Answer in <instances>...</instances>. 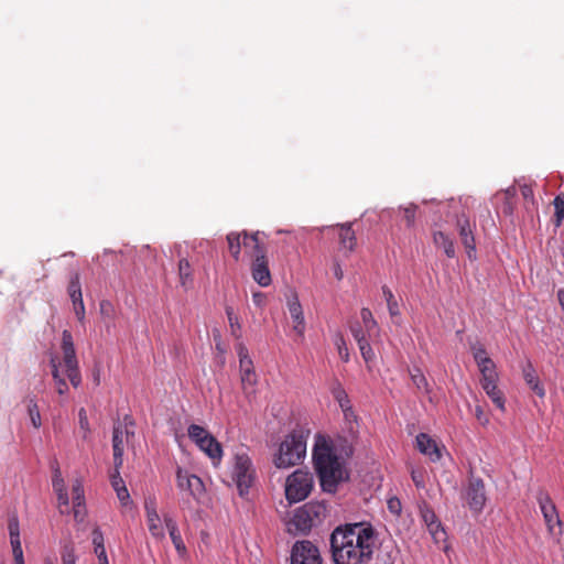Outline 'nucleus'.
<instances>
[{
	"label": "nucleus",
	"mask_w": 564,
	"mask_h": 564,
	"mask_svg": "<svg viewBox=\"0 0 564 564\" xmlns=\"http://www.w3.org/2000/svg\"><path fill=\"white\" fill-rule=\"evenodd\" d=\"M376 544V531L365 522L340 525L330 535L335 564H367L372 558Z\"/></svg>",
	"instance_id": "1"
},
{
	"label": "nucleus",
	"mask_w": 564,
	"mask_h": 564,
	"mask_svg": "<svg viewBox=\"0 0 564 564\" xmlns=\"http://www.w3.org/2000/svg\"><path fill=\"white\" fill-rule=\"evenodd\" d=\"M314 467L324 491L335 492L337 486L348 479L346 463L333 444L318 437L313 449Z\"/></svg>",
	"instance_id": "2"
},
{
	"label": "nucleus",
	"mask_w": 564,
	"mask_h": 564,
	"mask_svg": "<svg viewBox=\"0 0 564 564\" xmlns=\"http://www.w3.org/2000/svg\"><path fill=\"white\" fill-rule=\"evenodd\" d=\"M61 350L62 356L51 355L50 366L56 392L59 395H65L69 390L65 377L69 379L74 388H78L82 383L73 336L67 329L62 333Z\"/></svg>",
	"instance_id": "3"
},
{
	"label": "nucleus",
	"mask_w": 564,
	"mask_h": 564,
	"mask_svg": "<svg viewBox=\"0 0 564 564\" xmlns=\"http://www.w3.org/2000/svg\"><path fill=\"white\" fill-rule=\"evenodd\" d=\"M307 434L293 431L280 443L273 455V464L279 469L291 468L302 463L306 455Z\"/></svg>",
	"instance_id": "4"
},
{
	"label": "nucleus",
	"mask_w": 564,
	"mask_h": 564,
	"mask_svg": "<svg viewBox=\"0 0 564 564\" xmlns=\"http://www.w3.org/2000/svg\"><path fill=\"white\" fill-rule=\"evenodd\" d=\"M230 477L240 496L247 495L256 480V468L243 447L237 448L234 454Z\"/></svg>",
	"instance_id": "5"
},
{
	"label": "nucleus",
	"mask_w": 564,
	"mask_h": 564,
	"mask_svg": "<svg viewBox=\"0 0 564 564\" xmlns=\"http://www.w3.org/2000/svg\"><path fill=\"white\" fill-rule=\"evenodd\" d=\"M328 514L325 502L311 501L297 508L290 521L296 531L306 532L311 528L321 524Z\"/></svg>",
	"instance_id": "6"
},
{
	"label": "nucleus",
	"mask_w": 564,
	"mask_h": 564,
	"mask_svg": "<svg viewBox=\"0 0 564 564\" xmlns=\"http://www.w3.org/2000/svg\"><path fill=\"white\" fill-rule=\"evenodd\" d=\"M314 485L311 473L297 469L285 480V498L290 503H296L307 498Z\"/></svg>",
	"instance_id": "7"
},
{
	"label": "nucleus",
	"mask_w": 564,
	"mask_h": 564,
	"mask_svg": "<svg viewBox=\"0 0 564 564\" xmlns=\"http://www.w3.org/2000/svg\"><path fill=\"white\" fill-rule=\"evenodd\" d=\"M538 501L549 533L558 541L562 535V521L555 505L547 495H540Z\"/></svg>",
	"instance_id": "8"
},
{
	"label": "nucleus",
	"mask_w": 564,
	"mask_h": 564,
	"mask_svg": "<svg viewBox=\"0 0 564 564\" xmlns=\"http://www.w3.org/2000/svg\"><path fill=\"white\" fill-rule=\"evenodd\" d=\"M176 482L181 491L188 492L197 502H200L206 494L205 485L203 480L187 470L177 468Z\"/></svg>",
	"instance_id": "9"
},
{
	"label": "nucleus",
	"mask_w": 564,
	"mask_h": 564,
	"mask_svg": "<svg viewBox=\"0 0 564 564\" xmlns=\"http://www.w3.org/2000/svg\"><path fill=\"white\" fill-rule=\"evenodd\" d=\"M291 564H322L316 545L311 541H299L292 547Z\"/></svg>",
	"instance_id": "10"
},
{
	"label": "nucleus",
	"mask_w": 564,
	"mask_h": 564,
	"mask_svg": "<svg viewBox=\"0 0 564 564\" xmlns=\"http://www.w3.org/2000/svg\"><path fill=\"white\" fill-rule=\"evenodd\" d=\"M465 500L469 509L476 513L482 511L486 505L485 484L481 479H471L465 491Z\"/></svg>",
	"instance_id": "11"
},
{
	"label": "nucleus",
	"mask_w": 564,
	"mask_h": 564,
	"mask_svg": "<svg viewBox=\"0 0 564 564\" xmlns=\"http://www.w3.org/2000/svg\"><path fill=\"white\" fill-rule=\"evenodd\" d=\"M145 520L150 534L162 541L165 538V531L163 525V519L158 513L155 499H148L144 502Z\"/></svg>",
	"instance_id": "12"
},
{
	"label": "nucleus",
	"mask_w": 564,
	"mask_h": 564,
	"mask_svg": "<svg viewBox=\"0 0 564 564\" xmlns=\"http://www.w3.org/2000/svg\"><path fill=\"white\" fill-rule=\"evenodd\" d=\"M288 311L292 321V327L295 334L303 338L305 333V318L302 305L296 294H292L288 297Z\"/></svg>",
	"instance_id": "13"
},
{
	"label": "nucleus",
	"mask_w": 564,
	"mask_h": 564,
	"mask_svg": "<svg viewBox=\"0 0 564 564\" xmlns=\"http://www.w3.org/2000/svg\"><path fill=\"white\" fill-rule=\"evenodd\" d=\"M52 487L57 496V505L61 513L69 512V497L66 489V484L59 467L56 465L53 468Z\"/></svg>",
	"instance_id": "14"
},
{
	"label": "nucleus",
	"mask_w": 564,
	"mask_h": 564,
	"mask_svg": "<svg viewBox=\"0 0 564 564\" xmlns=\"http://www.w3.org/2000/svg\"><path fill=\"white\" fill-rule=\"evenodd\" d=\"M416 447L425 455L431 462H437L442 457V449L437 445L436 441L433 440L429 434L426 433H420L416 435Z\"/></svg>",
	"instance_id": "15"
},
{
	"label": "nucleus",
	"mask_w": 564,
	"mask_h": 564,
	"mask_svg": "<svg viewBox=\"0 0 564 564\" xmlns=\"http://www.w3.org/2000/svg\"><path fill=\"white\" fill-rule=\"evenodd\" d=\"M72 495H73V512L74 518L77 521H83L86 514L85 510V492L84 484L80 477H76L72 482Z\"/></svg>",
	"instance_id": "16"
},
{
	"label": "nucleus",
	"mask_w": 564,
	"mask_h": 564,
	"mask_svg": "<svg viewBox=\"0 0 564 564\" xmlns=\"http://www.w3.org/2000/svg\"><path fill=\"white\" fill-rule=\"evenodd\" d=\"M252 279L262 288L269 286L272 282L267 256L251 261Z\"/></svg>",
	"instance_id": "17"
},
{
	"label": "nucleus",
	"mask_w": 564,
	"mask_h": 564,
	"mask_svg": "<svg viewBox=\"0 0 564 564\" xmlns=\"http://www.w3.org/2000/svg\"><path fill=\"white\" fill-rule=\"evenodd\" d=\"M457 227H458L462 242H463L464 247L466 248L468 258L474 259L475 253H476V245H475V238L473 235V229H471L468 218H466L465 216L459 217L457 219Z\"/></svg>",
	"instance_id": "18"
},
{
	"label": "nucleus",
	"mask_w": 564,
	"mask_h": 564,
	"mask_svg": "<svg viewBox=\"0 0 564 564\" xmlns=\"http://www.w3.org/2000/svg\"><path fill=\"white\" fill-rule=\"evenodd\" d=\"M242 247L245 250V254L251 259H259L260 256H265V248L263 243L259 240V232H254L252 235H248L243 232L242 237Z\"/></svg>",
	"instance_id": "19"
},
{
	"label": "nucleus",
	"mask_w": 564,
	"mask_h": 564,
	"mask_svg": "<svg viewBox=\"0 0 564 564\" xmlns=\"http://www.w3.org/2000/svg\"><path fill=\"white\" fill-rule=\"evenodd\" d=\"M213 462L214 466H218L223 458V447L220 443L213 436H208L196 444Z\"/></svg>",
	"instance_id": "20"
},
{
	"label": "nucleus",
	"mask_w": 564,
	"mask_h": 564,
	"mask_svg": "<svg viewBox=\"0 0 564 564\" xmlns=\"http://www.w3.org/2000/svg\"><path fill=\"white\" fill-rule=\"evenodd\" d=\"M481 388L492 401V403L501 411H506V399L503 392L498 388V380L481 382Z\"/></svg>",
	"instance_id": "21"
},
{
	"label": "nucleus",
	"mask_w": 564,
	"mask_h": 564,
	"mask_svg": "<svg viewBox=\"0 0 564 564\" xmlns=\"http://www.w3.org/2000/svg\"><path fill=\"white\" fill-rule=\"evenodd\" d=\"M522 375H523V379L525 381V383L530 387V389L540 398H544L545 395V389L544 387L541 384L538 376H536V372H535V369L533 368L532 364L531 362H528L523 369H522Z\"/></svg>",
	"instance_id": "22"
},
{
	"label": "nucleus",
	"mask_w": 564,
	"mask_h": 564,
	"mask_svg": "<svg viewBox=\"0 0 564 564\" xmlns=\"http://www.w3.org/2000/svg\"><path fill=\"white\" fill-rule=\"evenodd\" d=\"M240 368V380L242 390L246 395H251L256 391V386L258 382L257 373L254 371L253 364L251 366H243Z\"/></svg>",
	"instance_id": "23"
},
{
	"label": "nucleus",
	"mask_w": 564,
	"mask_h": 564,
	"mask_svg": "<svg viewBox=\"0 0 564 564\" xmlns=\"http://www.w3.org/2000/svg\"><path fill=\"white\" fill-rule=\"evenodd\" d=\"M124 434H127L123 429L118 425L113 427V435H112V447H113V462L115 467L119 468L122 465V456H123V440Z\"/></svg>",
	"instance_id": "24"
},
{
	"label": "nucleus",
	"mask_w": 564,
	"mask_h": 564,
	"mask_svg": "<svg viewBox=\"0 0 564 564\" xmlns=\"http://www.w3.org/2000/svg\"><path fill=\"white\" fill-rule=\"evenodd\" d=\"M111 486L117 494V497L122 506L127 507L131 503L130 494L124 485L123 479L120 477L119 468H116L115 474L111 476Z\"/></svg>",
	"instance_id": "25"
},
{
	"label": "nucleus",
	"mask_w": 564,
	"mask_h": 564,
	"mask_svg": "<svg viewBox=\"0 0 564 564\" xmlns=\"http://www.w3.org/2000/svg\"><path fill=\"white\" fill-rule=\"evenodd\" d=\"M352 335L355 339L357 340L358 347L360 349L361 356L364 360L368 364L375 360L376 355L373 349L371 348L368 339L366 338L365 334L360 329H352Z\"/></svg>",
	"instance_id": "26"
},
{
	"label": "nucleus",
	"mask_w": 564,
	"mask_h": 564,
	"mask_svg": "<svg viewBox=\"0 0 564 564\" xmlns=\"http://www.w3.org/2000/svg\"><path fill=\"white\" fill-rule=\"evenodd\" d=\"M433 241L435 247L443 249L448 258L455 257L456 252L454 242L448 235L444 234L443 231H435L433 235Z\"/></svg>",
	"instance_id": "27"
},
{
	"label": "nucleus",
	"mask_w": 564,
	"mask_h": 564,
	"mask_svg": "<svg viewBox=\"0 0 564 564\" xmlns=\"http://www.w3.org/2000/svg\"><path fill=\"white\" fill-rule=\"evenodd\" d=\"M356 236L350 225L339 226V243L341 249L351 252L356 247Z\"/></svg>",
	"instance_id": "28"
},
{
	"label": "nucleus",
	"mask_w": 564,
	"mask_h": 564,
	"mask_svg": "<svg viewBox=\"0 0 564 564\" xmlns=\"http://www.w3.org/2000/svg\"><path fill=\"white\" fill-rule=\"evenodd\" d=\"M180 283L184 289H189L193 284V271L187 259L183 258L178 261Z\"/></svg>",
	"instance_id": "29"
},
{
	"label": "nucleus",
	"mask_w": 564,
	"mask_h": 564,
	"mask_svg": "<svg viewBox=\"0 0 564 564\" xmlns=\"http://www.w3.org/2000/svg\"><path fill=\"white\" fill-rule=\"evenodd\" d=\"M242 237H243V232L242 234L230 232L227 235L229 252L236 260H239L240 254H241V249H243Z\"/></svg>",
	"instance_id": "30"
},
{
	"label": "nucleus",
	"mask_w": 564,
	"mask_h": 564,
	"mask_svg": "<svg viewBox=\"0 0 564 564\" xmlns=\"http://www.w3.org/2000/svg\"><path fill=\"white\" fill-rule=\"evenodd\" d=\"M479 369V372L481 375L480 383L481 382H488V381H495L499 379L496 365L492 361V359L485 361L484 364L477 366Z\"/></svg>",
	"instance_id": "31"
},
{
	"label": "nucleus",
	"mask_w": 564,
	"mask_h": 564,
	"mask_svg": "<svg viewBox=\"0 0 564 564\" xmlns=\"http://www.w3.org/2000/svg\"><path fill=\"white\" fill-rule=\"evenodd\" d=\"M360 317H361L364 327H365L366 332L368 333V336L371 337L373 335H377L379 332L378 324H377L376 319L373 318L371 311L369 308L364 307L360 312Z\"/></svg>",
	"instance_id": "32"
},
{
	"label": "nucleus",
	"mask_w": 564,
	"mask_h": 564,
	"mask_svg": "<svg viewBox=\"0 0 564 564\" xmlns=\"http://www.w3.org/2000/svg\"><path fill=\"white\" fill-rule=\"evenodd\" d=\"M382 294L387 302L388 311L391 317L400 316V308L392 291L388 286L382 288Z\"/></svg>",
	"instance_id": "33"
},
{
	"label": "nucleus",
	"mask_w": 564,
	"mask_h": 564,
	"mask_svg": "<svg viewBox=\"0 0 564 564\" xmlns=\"http://www.w3.org/2000/svg\"><path fill=\"white\" fill-rule=\"evenodd\" d=\"M410 375L411 380L413 384L417 388V390L424 393L430 392L429 382L423 372L419 368H414L413 370H411Z\"/></svg>",
	"instance_id": "34"
},
{
	"label": "nucleus",
	"mask_w": 564,
	"mask_h": 564,
	"mask_svg": "<svg viewBox=\"0 0 564 564\" xmlns=\"http://www.w3.org/2000/svg\"><path fill=\"white\" fill-rule=\"evenodd\" d=\"M426 528L436 544H441L446 541L447 534L438 520Z\"/></svg>",
	"instance_id": "35"
},
{
	"label": "nucleus",
	"mask_w": 564,
	"mask_h": 564,
	"mask_svg": "<svg viewBox=\"0 0 564 564\" xmlns=\"http://www.w3.org/2000/svg\"><path fill=\"white\" fill-rule=\"evenodd\" d=\"M189 438L195 443L202 442V440L210 436L212 434L203 426L197 424H191L187 429Z\"/></svg>",
	"instance_id": "36"
},
{
	"label": "nucleus",
	"mask_w": 564,
	"mask_h": 564,
	"mask_svg": "<svg viewBox=\"0 0 564 564\" xmlns=\"http://www.w3.org/2000/svg\"><path fill=\"white\" fill-rule=\"evenodd\" d=\"M77 554L73 543H66L61 550L62 564H76Z\"/></svg>",
	"instance_id": "37"
},
{
	"label": "nucleus",
	"mask_w": 564,
	"mask_h": 564,
	"mask_svg": "<svg viewBox=\"0 0 564 564\" xmlns=\"http://www.w3.org/2000/svg\"><path fill=\"white\" fill-rule=\"evenodd\" d=\"M78 425L83 440L87 441L89 438L90 427L87 412L84 408L78 411Z\"/></svg>",
	"instance_id": "38"
},
{
	"label": "nucleus",
	"mask_w": 564,
	"mask_h": 564,
	"mask_svg": "<svg viewBox=\"0 0 564 564\" xmlns=\"http://www.w3.org/2000/svg\"><path fill=\"white\" fill-rule=\"evenodd\" d=\"M470 350L473 354V357L477 364V366L484 364L487 360H490L491 358L488 356L485 347L480 343H475L470 346Z\"/></svg>",
	"instance_id": "39"
},
{
	"label": "nucleus",
	"mask_w": 564,
	"mask_h": 564,
	"mask_svg": "<svg viewBox=\"0 0 564 564\" xmlns=\"http://www.w3.org/2000/svg\"><path fill=\"white\" fill-rule=\"evenodd\" d=\"M68 292H69V296H70L73 303L83 301L78 274H75L73 276V279L70 280V283L68 286Z\"/></svg>",
	"instance_id": "40"
},
{
	"label": "nucleus",
	"mask_w": 564,
	"mask_h": 564,
	"mask_svg": "<svg viewBox=\"0 0 564 564\" xmlns=\"http://www.w3.org/2000/svg\"><path fill=\"white\" fill-rule=\"evenodd\" d=\"M553 204L555 209V226L560 227L564 220V194L557 195Z\"/></svg>",
	"instance_id": "41"
},
{
	"label": "nucleus",
	"mask_w": 564,
	"mask_h": 564,
	"mask_svg": "<svg viewBox=\"0 0 564 564\" xmlns=\"http://www.w3.org/2000/svg\"><path fill=\"white\" fill-rule=\"evenodd\" d=\"M28 412H29V416H30L32 425L35 429H40L41 425H42L41 414H40L39 406H37L36 402L33 399H31L29 401Z\"/></svg>",
	"instance_id": "42"
},
{
	"label": "nucleus",
	"mask_w": 564,
	"mask_h": 564,
	"mask_svg": "<svg viewBox=\"0 0 564 564\" xmlns=\"http://www.w3.org/2000/svg\"><path fill=\"white\" fill-rule=\"evenodd\" d=\"M333 395H334L335 400L338 402L341 411L349 410L350 401H349L347 393L345 392V390L341 387H339V386L336 387L333 390Z\"/></svg>",
	"instance_id": "43"
},
{
	"label": "nucleus",
	"mask_w": 564,
	"mask_h": 564,
	"mask_svg": "<svg viewBox=\"0 0 564 564\" xmlns=\"http://www.w3.org/2000/svg\"><path fill=\"white\" fill-rule=\"evenodd\" d=\"M171 541L176 550V553L181 558H185L187 556V549L186 545L182 539L181 533H174L170 535Z\"/></svg>",
	"instance_id": "44"
},
{
	"label": "nucleus",
	"mask_w": 564,
	"mask_h": 564,
	"mask_svg": "<svg viewBox=\"0 0 564 564\" xmlns=\"http://www.w3.org/2000/svg\"><path fill=\"white\" fill-rule=\"evenodd\" d=\"M334 345L337 348L338 355L344 362L349 360V351L346 341L341 335H336Z\"/></svg>",
	"instance_id": "45"
},
{
	"label": "nucleus",
	"mask_w": 564,
	"mask_h": 564,
	"mask_svg": "<svg viewBox=\"0 0 564 564\" xmlns=\"http://www.w3.org/2000/svg\"><path fill=\"white\" fill-rule=\"evenodd\" d=\"M403 212V220L405 221L408 227H413L415 224V215H416V206L414 204H409L404 207H401Z\"/></svg>",
	"instance_id": "46"
},
{
	"label": "nucleus",
	"mask_w": 564,
	"mask_h": 564,
	"mask_svg": "<svg viewBox=\"0 0 564 564\" xmlns=\"http://www.w3.org/2000/svg\"><path fill=\"white\" fill-rule=\"evenodd\" d=\"M8 530L10 535V542L21 541L20 540V525L17 517H11L8 523Z\"/></svg>",
	"instance_id": "47"
},
{
	"label": "nucleus",
	"mask_w": 564,
	"mask_h": 564,
	"mask_svg": "<svg viewBox=\"0 0 564 564\" xmlns=\"http://www.w3.org/2000/svg\"><path fill=\"white\" fill-rule=\"evenodd\" d=\"M420 512L421 518L426 527L433 524L435 521L438 520L435 512L425 505L420 508Z\"/></svg>",
	"instance_id": "48"
},
{
	"label": "nucleus",
	"mask_w": 564,
	"mask_h": 564,
	"mask_svg": "<svg viewBox=\"0 0 564 564\" xmlns=\"http://www.w3.org/2000/svg\"><path fill=\"white\" fill-rule=\"evenodd\" d=\"M237 354L239 357V367L251 366L253 364L249 356V351L245 345H242V344L238 345Z\"/></svg>",
	"instance_id": "49"
},
{
	"label": "nucleus",
	"mask_w": 564,
	"mask_h": 564,
	"mask_svg": "<svg viewBox=\"0 0 564 564\" xmlns=\"http://www.w3.org/2000/svg\"><path fill=\"white\" fill-rule=\"evenodd\" d=\"M12 547V554L14 564H24L23 550L21 541L10 542Z\"/></svg>",
	"instance_id": "50"
},
{
	"label": "nucleus",
	"mask_w": 564,
	"mask_h": 564,
	"mask_svg": "<svg viewBox=\"0 0 564 564\" xmlns=\"http://www.w3.org/2000/svg\"><path fill=\"white\" fill-rule=\"evenodd\" d=\"M91 544L94 549L105 545L104 533L99 527L94 528L91 531Z\"/></svg>",
	"instance_id": "51"
},
{
	"label": "nucleus",
	"mask_w": 564,
	"mask_h": 564,
	"mask_svg": "<svg viewBox=\"0 0 564 564\" xmlns=\"http://www.w3.org/2000/svg\"><path fill=\"white\" fill-rule=\"evenodd\" d=\"M163 525L166 528L170 535L180 532L177 523L171 514L163 516Z\"/></svg>",
	"instance_id": "52"
},
{
	"label": "nucleus",
	"mask_w": 564,
	"mask_h": 564,
	"mask_svg": "<svg viewBox=\"0 0 564 564\" xmlns=\"http://www.w3.org/2000/svg\"><path fill=\"white\" fill-rule=\"evenodd\" d=\"M387 507L392 514L399 516L401 513V501L397 497H391L388 499Z\"/></svg>",
	"instance_id": "53"
},
{
	"label": "nucleus",
	"mask_w": 564,
	"mask_h": 564,
	"mask_svg": "<svg viewBox=\"0 0 564 564\" xmlns=\"http://www.w3.org/2000/svg\"><path fill=\"white\" fill-rule=\"evenodd\" d=\"M94 554L96 555V557L98 560V564H110L105 545L95 547Z\"/></svg>",
	"instance_id": "54"
},
{
	"label": "nucleus",
	"mask_w": 564,
	"mask_h": 564,
	"mask_svg": "<svg viewBox=\"0 0 564 564\" xmlns=\"http://www.w3.org/2000/svg\"><path fill=\"white\" fill-rule=\"evenodd\" d=\"M252 301L253 304L259 307L263 308L267 304V295L263 292L257 291L252 293Z\"/></svg>",
	"instance_id": "55"
},
{
	"label": "nucleus",
	"mask_w": 564,
	"mask_h": 564,
	"mask_svg": "<svg viewBox=\"0 0 564 564\" xmlns=\"http://www.w3.org/2000/svg\"><path fill=\"white\" fill-rule=\"evenodd\" d=\"M411 477L417 488L424 487L425 481H424V475L422 471L412 470Z\"/></svg>",
	"instance_id": "56"
},
{
	"label": "nucleus",
	"mask_w": 564,
	"mask_h": 564,
	"mask_svg": "<svg viewBox=\"0 0 564 564\" xmlns=\"http://www.w3.org/2000/svg\"><path fill=\"white\" fill-rule=\"evenodd\" d=\"M74 311L79 322H83L85 318V305L84 302H74Z\"/></svg>",
	"instance_id": "57"
},
{
	"label": "nucleus",
	"mask_w": 564,
	"mask_h": 564,
	"mask_svg": "<svg viewBox=\"0 0 564 564\" xmlns=\"http://www.w3.org/2000/svg\"><path fill=\"white\" fill-rule=\"evenodd\" d=\"M475 415H476L477 420H478L482 425L488 424L489 420H488V417L485 415V413H484V411H482L481 406H479V405H478V406H476V409H475Z\"/></svg>",
	"instance_id": "58"
},
{
	"label": "nucleus",
	"mask_w": 564,
	"mask_h": 564,
	"mask_svg": "<svg viewBox=\"0 0 564 564\" xmlns=\"http://www.w3.org/2000/svg\"><path fill=\"white\" fill-rule=\"evenodd\" d=\"M521 194L525 199H532L533 198V191L529 185H522L521 186Z\"/></svg>",
	"instance_id": "59"
},
{
	"label": "nucleus",
	"mask_w": 564,
	"mask_h": 564,
	"mask_svg": "<svg viewBox=\"0 0 564 564\" xmlns=\"http://www.w3.org/2000/svg\"><path fill=\"white\" fill-rule=\"evenodd\" d=\"M334 275L337 280H341L344 278V271L338 263H335L333 267Z\"/></svg>",
	"instance_id": "60"
},
{
	"label": "nucleus",
	"mask_w": 564,
	"mask_h": 564,
	"mask_svg": "<svg viewBox=\"0 0 564 564\" xmlns=\"http://www.w3.org/2000/svg\"><path fill=\"white\" fill-rule=\"evenodd\" d=\"M343 413H344L345 419H346L348 422L356 421V419H357L356 414H355V413H354V411H352L351 404L349 405V410H347V411H343Z\"/></svg>",
	"instance_id": "61"
},
{
	"label": "nucleus",
	"mask_w": 564,
	"mask_h": 564,
	"mask_svg": "<svg viewBox=\"0 0 564 564\" xmlns=\"http://www.w3.org/2000/svg\"><path fill=\"white\" fill-rule=\"evenodd\" d=\"M227 315H228V321H229L230 327L232 329H234L235 326L239 327L237 316H235L234 313L231 311H229V310L227 311Z\"/></svg>",
	"instance_id": "62"
},
{
	"label": "nucleus",
	"mask_w": 564,
	"mask_h": 564,
	"mask_svg": "<svg viewBox=\"0 0 564 564\" xmlns=\"http://www.w3.org/2000/svg\"><path fill=\"white\" fill-rule=\"evenodd\" d=\"M100 311H101V314L108 315L112 311V306L108 302H101L100 303Z\"/></svg>",
	"instance_id": "63"
},
{
	"label": "nucleus",
	"mask_w": 564,
	"mask_h": 564,
	"mask_svg": "<svg viewBox=\"0 0 564 564\" xmlns=\"http://www.w3.org/2000/svg\"><path fill=\"white\" fill-rule=\"evenodd\" d=\"M556 296H557V301L561 306V310L564 313V288L557 290Z\"/></svg>",
	"instance_id": "64"
}]
</instances>
